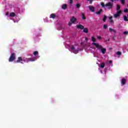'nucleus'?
<instances>
[{
	"label": "nucleus",
	"mask_w": 128,
	"mask_h": 128,
	"mask_svg": "<svg viewBox=\"0 0 128 128\" xmlns=\"http://www.w3.org/2000/svg\"><path fill=\"white\" fill-rule=\"evenodd\" d=\"M100 6L103 8H107L108 10H112L114 4L112 3L111 2H109L105 4L104 3L102 2L100 3Z\"/></svg>",
	"instance_id": "obj_1"
},
{
	"label": "nucleus",
	"mask_w": 128,
	"mask_h": 128,
	"mask_svg": "<svg viewBox=\"0 0 128 128\" xmlns=\"http://www.w3.org/2000/svg\"><path fill=\"white\" fill-rule=\"evenodd\" d=\"M92 46H95L96 48L98 50H100L102 54H104L106 52V48H102V45L98 44L95 42L92 43Z\"/></svg>",
	"instance_id": "obj_2"
},
{
	"label": "nucleus",
	"mask_w": 128,
	"mask_h": 128,
	"mask_svg": "<svg viewBox=\"0 0 128 128\" xmlns=\"http://www.w3.org/2000/svg\"><path fill=\"white\" fill-rule=\"evenodd\" d=\"M16 60V54L14 53H12L9 58L8 62H14Z\"/></svg>",
	"instance_id": "obj_3"
},
{
	"label": "nucleus",
	"mask_w": 128,
	"mask_h": 128,
	"mask_svg": "<svg viewBox=\"0 0 128 128\" xmlns=\"http://www.w3.org/2000/svg\"><path fill=\"white\" fill-rule=\"evenodd\" d=\"M120 14H122V10L118 11L117 13L114 14V18H117L118 16H120Z\"/></svg>",
	"instance_id": "obj_4"
},
{
	"label": "nucleus",
	"mask_w": 128,
	"mask_h": 128,
	"mask_svg": "<svg viewBox=\"0 0 128 128\" xmlns=\"http://www.w3.org/2000/svg\"><path fill=\"white\" fill-rule=\"evenodd\" d=\"M71 50H72V52H74V54H78V50L76 49L74 46H71Z\"/></svg>",
	"instance_id": "obj_5"
},
{
	"label": "nucleus",
	"mask_w": 128,
	"mask_h": 128,
	"mask_svg": "<svg viewBox=\"0 0 128 128\" xmlns=\"http://www.w3.org/2000/svg\"><path fill=\"white\" fill-rule=\"evenodd\" d=\"M70 22L72 24H74L76 22V18H74V16H72L70 19Z\"/></svg>",
	"instance_id": "obj_6"
},
{
	"label": "nucleus",
	"mask_w": 128,
	"mask_h": 128,
	"mask_svg": "<svg viewBox=\"0 0 128 128\" xmlns=\"http://www.w3.org/2000/svg\"><path fill=\"white\" fill-rule=\"evenodd\" d=\"M77 28H80V30H84V26L80 24H79L77 26Z\"/></svg>",
	"instance_id": "obj_7"
},
{
	"label": "nucleus",
	"mask_w": 128,
	"mask_h": 128,
	"mask_svg": "<svg viewBox=\"0 0 128 128\" xmlns=\"http://www.w3.org/2000/svg\"><path fill=\"white\" fill-rule=\"evenodd\" d=\"M88 8L90 10V12H94V7L93 6H89Z\"/></svg>",
	"instance_id": "obj_8"
},
{
	"label": "nucleus",
	"mask_w": 128,
	"mask_h": 128,
	"mask_svg": "<svg viewBox=\"0 0 128 128\" xmlns=\"http://www.w3.org/2000/svg\"><path fill=\"white\" fill-rule=\"evenodd\" d=\"M56 14H52L50 15V18H53V19H54V18H56Z\"/></svg>",
	"instance_id": "obj_9"
},
{
	"label": "nucleus",
	"mask_w": 128,
	"mask_h": 128,
	"mask_svg": "<svg viewBox=\"0 0 128 128\" xmlns=\"http://www.w3.org/2000/svg\"><path fill=\"white\" fill-rule=\"evenodd\" d=\"M121 82H122V85L124 86V84H126V79L122 78Z\"/></svg>",
	"instance_id": "obj_10"
},
{
	"label": "nucleus",
	"mask_w": 128,
	"mask_h": 128,
	"mask_svg": "<svg viewBox=\"0 0 128 128\" xmlns=\"http://www.w3.org/2000/svg\"><path fill=\"white\" fill-rule=\"evenodd\" d=\"M62 10H66V8H68V4H64L62 5Z\"/></svg>",
	"instance_id": "obj_11"
},
{
	"label": "nucleus",
	"mask_w": 128,
	"mask_h": 128,
	"mask_svg": "<svg viewBox=\"0 0 128 128\" xmlns=\"http://www.w3.org/2000/svg\"><path fill=\"white\" fill-rule=\"evenodd\" d=\"M84 32H85V34H88V28H84L83 29Z\"/></svg>",
	"instance_id": "obj_12"
},
{
	"label": "nucleus",
	"mask_w": 128,
	"mask_h": 128,
	"mask_svg": "<svg viewBox=\"0 0 128 128\" xmlns=\"http://www.w3.org/2000/svg\"><path fill=\"white\" fill-rule=\"evenodd\" d=\"M22 62V57H18V60H16V62Z\"/></svg>",
	"instance_id": "obj_13"
},
{
	"label": "nucleus",
	"mask_w": 128,
	"mask_h": 128,
	"mask_svg": "<svg viewBox=\"0 0 128 128\" xmlns=\"http://www.w3.org/2000/svg\"><path fill=\"white\" fill-rule=\"evenodd\" d=\"M102 9H100L98 12H96V14L100 16L102 13Z\"/></svg>",
	"instance_id": "obj_14"
},
{
	"label": "nucleus",
	"mask_w": 128,
	"mask_h": 128,
	"mask_svg": "<svg viewBox=\"0 0 128 128\" xmlns=\"http://www.w3.org/2000/svg\"><path fill=\"white\" fill-rule=\"evenodd\" d=\"M120 1L122 6H124L126 4V0H120Z\"/></svg>",
	"instance_id": "obj_15"
},
{
	"label": "nucleus",
	"mask_w": 128,
	"mask_h": 128,
	"mask_svg": "<svg viewBox=\"0 0 128 128\" xmlns=\"http://www.w3.org/2000/svg\"><path fill=\"white\" fill-rule=\"evenodd\" d=\"M109 30L110 32H113L114 34L116 33V30H114L112 28H109Z\"/></svg>",
	"instance_id": "obj_16"
},
{
	"label": "nucleus",
	"mask_w": 128,
	"mask_h": 128,
	"mask_svg": "<svg viewBox=\"0 0 128 128\" xmlns=\"http://www.w3.org/2000/svg\"><path fill=\"white\" fill-rule=\"evenodd\" d=\"M10 16L14 18V16H16V14L14 12H10Z\"/></svg>",
	"instance_id": "obj_17"
},
{
	"label": "nucleus",
	"mask_w": 128,
	"mask_h": 128,
	"mask_svg": "<svg viewBox=\"0 0 128 128\" xmlns=\"http://www.w3.org/2000/svg\"><path fill=\"white\" fill-rule=\"evenodd\" d=\"M29 60L30 62H34V60H36V57H34V58H30Z\"/></svg>",
	"instance_id": "obj_18"
},
{
	"label": "nucleus",
	"mask_w": 128,
	"mask_h": 128,
	"mask_svg": "<svg viewBox=\"0 0 128 128\" xmlns=\"http://www.w3.org/2000/svg\"><path fill=\"white\" fill-rule=\"evenodd\" d=\"M124 22H128V17H126V16H124Z\"/></svg>",
	"instance_id": "obj_19"
},
{
	"label": "nucleus",
	"mask_w": 128,
	"mask_h": 128,
	"mask_svg": "<svg viewBox=\"0 0 128 128\" xmlns=\"http://www.w3.org/2000/svg\"><path fill=\"white\" fill-rule=\"evenodd\" d=\"M105 66H106V64L104 62H102L100 64V68H104Z\"/></svg>",
	"instance_id": "obj_20"
},
{
	"label": "nucleus",
	"mask_w": 128,
	"mask_h": 128,
	"mask_svg": "<svg viewBox=\"0 0 128 128\" xmlns=\"http://www.w3.org/2000/svg\"><path fill=\"white\" fill-rule=\"evenodd\" d=\"M120 10V6L118 4L116 5V10Z\"/></svg>",
	"instance_id": "obj_21"
},
{
	"label": "nucleus",
	"mask_w": 128,
	"mask_h": 128,
	"mask_svg": "<svg viewBox=\"0 0 128 128\" xmlns=\"http://www.w3.org/2000/svg\"><path fill=\"white\" fill-rule=\"evenodd\" d=\"M82 20H86V16H84V14H82Z\"/></svg>",
	"instance_id": "obj_22"
},
{
	"label": "nucleus",
	"mask_w": 128,
	"mask_h": 128,
	"mask_svg": "<svg viewBox=\"0 0 128 128\" xmlns=\"http://www.w3.org/2000/svg\"><path fill=\"white\" fill-rule=\"evenodd\" d=\"M92 42H96V38L94 37H92Z\"/></svg>",
	"instance_id": "obj_23"
},
{
	"label": "nucleus",
	"mask_w": 128,
	"mask_h": 128,
	"mask_svg": "<svg viewBox=\"0 0 128 128\" xmlns=\"http://www.w3.org/2000/svg\"><path fill=\"white\" fill-rule=\"evenodd\" d=\"M33 54H34V56H38V51H35L34 52Z\"/></svg>",
	"instance_id": "obj_24"
},
{
	"label": "nucleus",
	"mask_w": 128,
	"mask_h": 128,
	"mask_svg": "<svg viewBox=\"0 0 128 128\" xmlns=\"http://www.w3.org/2000/svg\"><path fill=\"white\" fill-rule=\"evenodd\" d=\"M107 18L108 17L106 16H104V17L103 18V22H106V20Z\"/></svg>",
	"instance_id": "obj_25"
},
{
	"label": "nucleus",
	"mask_w": 128,
	"mask_h": 128,
	"mask_svg": "<svg viewBox=\"0 0 128 128\" xmlns=\"http://www.w3.org/2000/svg\"><path fill=\"white\" fill-rule=\"evenodd\" d=\"M76 8H80V4H76Z\"/></svg>",
	"instance_id": "obj_26"
},
{
	"label": "nucleus",
	"mask_w": 128,
	"mask_h": 128,
	"mask_svg": "<svg viewBox=\"0 0 128 128\" xmlns=\"http://www.w3.org/2000/svg\"><path fill=\"white\" fill-rule=\"evenodd\" d=\"M104 30H106V28H108V25L104 24Z\"/></svg>",
	"instance_id": "obj_27"
},
{
	"label": "nucleus",
	"mask_w": 128,
	"mask_h": 128,
	"mask_svg": "<svg viewBox=\"0 0 128 128\" xmlns=\"http://www.w3.org/2000/svg\"><path fill=\"white\" fill-rule=\"evenodd\" d=\"M116 54H118V56H120V54H122V52H117Z\"/></svg>",
	"instance_id": "obj_28"
},
{
	"label": "nucleus",
	"mask_w": 128,
	"mask_h": 128,
	"mask_svg": "<svg viewBox=\"0 0 128 128\" xmlns=\"http://www.w3.org/2000/svg\"><path fill=\"white\" fill-rule=\"evenodd\" d=\"M128 12V8H126V9L124 10V12H125L126 14V12Z\"/></svg>",
	"instance_id": "obj_29"
},
{
	"label": "nucleus",
	"mask_w": 128,
	"mask_h": 128,
	"mask_svg": "<svg viewBox=\"0 0 128 128\" xmlns=\"http://www.w3.org/2000/svg\"><path fill=\"white\" fill-rule=\"evenodd\" d=\"M110 24H114V20H112V19L111 20H110Z\"/></svg>",
	"instance_id": "obj_30"
},
{
	"label": "nucleus",
	"mask_w": 128,
	"mask_h": 128,
	"mask_svg": "<svg viewBox=\"0 0 128 128\" xmlns=\"http://www.w3.org/2000/svg\"><path fill=\"white\" fill-rule=\"evenodd\" d=\"M97 38H98V40H102V36H97Z\"/></svg>",
	"instance_id": "obj_31"
},
{
	"label": "nucleus",
	"mask_w": 128,
	"mask_h": 128,
	"mask_svg": "<svg viewBox=\"0 0 128 128\" xmlns=\"http://www.w3.org/2000/svg\"><path fill=\"white\" fill-rule=\"evenodd\" d=\"M124 34H128V32H124Z\"/></svg>",
	"instance_id": "obj_32"
},
{
	"label": "nucleus",
	"mask_w": 128,
	"mask_h": 128,
	"mask_svg": "<svg viewBox=\"0 0 128 128\" xmlns=\"http://www.w3.org/2000/svg\"><path fill=\"white\" fill-rule=\"evenodd\" d=\"M92 2H94V0H90V4H92Z\"/></svg>",
	"instance_id": "obj_33"
},
{
	"label": "nucleus",
	"mask_w": 128,
	"mask_h": 128,
	"mask_svg": "<svg viewBox=\"0 0 128 128\" xmlns=\"http://www.w3.org/2000/svg\"><path fill=\"white\" fill-rule=\"evenodd\" d=\"M108 18L110 20H112V16H110V17H108Z\"/></svg>",
	"instance_id": "obj_34"
},
{
	"label": "nucleus",
	"mask_w": 128,
	"mask_h": 128,
	"mask_svg": "<svg viewBox=\"0 0 128 128\" xmlns=\"http://www.w3.org/2000/svg\"><path fill=\"white\" fill-rule=\"evenodd\" d=\"M69 2L70 4H72V0H70Z\"/></svg>",
	"instance_id": "obj_35"
},
{
	"label": "nucleus",
	"mask_w": 128,
	"mask_h": 128,
	"mask_svg": "<svg viewBox=\"0 0 128 128\" xmlns=\"http://www.w3.org/2000/svg\"><path fill=\"white\" fill-rule=\"evenodd\" d=\"M110 39L108 38V40H106V42H110Z\"/></svg>",
	"instance_id": "obj_36"
},
{
	"label": "nucleus",
	"mask_w": 128,
	"mask_h": 128,
	"mask_svg": "<svg viewBox=\"0 0 128 128\" xmlns=\"http://www.w3.org/2000/svg\"><path fill=\"white\" fill-rule=\"evenodd\" d=\"M8 14H9L8 12H7L6 14V16H8Z\"/></svg>",
	"instance_id": "obj_37"
},
{
	"label": "nucleus",
	"mask_w": 128,
	"mask_h": 128,
	"mask_svg": "<svg viewBox=\"0 0 128 128\" xmlns=\"http://www.w3.org/2000/svg\"><path fill=\"white\" fill-rule=\"evenodd\" d=\"M116 38V36H114L112 37V40H114V38Z\"/></svg>",
	"instance_id": "obj_38"
},
{
	"label": "nucleus",
	"mask_w": 128,
	"mask_h": 128,
	"mask_svg": "<svg viewBox=\"0 0 128 128\" xmlns=\"http://www.w3.org/2000/svg\"><path fill=\"white\" fill-rule=\"evenodd\" d=\"M112 60H110V62H109V64H112Z\"/></svg>",
	"instance_id": "obj_39"
},
{
	"label": "nucleus",
	"mask_w": 128,
	"mask_h": 128,
	"mask_svg": "<svg viewBox=\"0 0 128 128\" xmlns=\"http://www.w3.org/2000/svg\"><path fill=\"white\" fill-rule=\"evenodd\" d=\"M88 38H85V40H86V41H88Z\"/></svg>",
	"instance_id": "obj_40"
},
{
	"label": "nucleus",
	"mask_w": 128,
	"mask_h": 128,
	"mask_svg": "<svg viewBox=\"0 0 128 128\" xmlns=\"http://www.w3.org/2000/svg\"><path fill=\"white\" fill-rule=\"evenodd\" d=\"M70 24H72V23L69 22V23H68V25H69V26H70Z\"/></svg>",
	"instance_id": "obj_41"
},
{
	"label": "nucleus",
	"mask_w": 128,
	"mask_h": 128,
	"mask_svg": "<svg viewBox=\"0 0 128 128\" xmlns=\"http://www.w3.org/2000/svg\"><path fill=\"white\" fill-rule=\"evenodd\" d=\"M112 2H114V0H110Z\"/></svg>",
	"instance_id": "obj_42"
},
{
	"label": "nucleus",
	"mask_w": 128,
	"mask_h": 128,
	"mask_svg": "<svg viewBox=\"0 0 128 128\" xmlns=\"http://www.w3.org/2000/svg\"><path fill=\"white\" fill-rule=\"evenodd\" d=\"M127 16H128L127 18H128V14L127 15Z\"/></svg>",
	"instance_id": "obj_43"
},
{
	"label": "nucleus",
	"mask_w": 128,
	"mask_h": 128,
	"mask_svg": "<svg viewBox=\"0 0 128 128\" xmlns=\"http://www.w3.org/2000/svg\"><path fill=\"white\" fill-rule=\"evenodd\" d=\"M88 2H89L90 1V0H87Z\"/></svg>",
	"instance_id": "obj_44"
}]
</instances>
